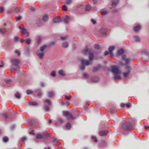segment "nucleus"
Listing matches in <instances>:
<instances>
[{
	"mask_svg": "<svg viewBox=\"0 0 149 149\" xmlns=\"http://www.w3.org/2000/svg\"><path fill=\"white\" fill-rule=\"evenodd\" d=\"M29 104L30 105H38L37 103L35 102H30Z\"/></svg>",
	"mask_w": 149,
	"mask_h": 149,
	"instance_id": "obj_29",
	"label": "nucleus"
},
{
	"mask_svg": "<svg viewBox=\"0 0 149 149\" xmlns=\"http://www.w3.org/2000/svg\"><path fill=\"white\" fill-rule=\"evenodd\" d=\"M63 114L64 116L68 117V118L70 119L73 120L76 118L75 117L73 116L72 114L68 111H64L63 112Z\"/></svg>",
	"mask_w": 149,
	"mask_h": 149,
	"instance_id": "obj_7",
	"label": "nucleus"
},
{
	"mask_svg": "<svg viewBox=\"0 0 149 149\" xmlns=\"http://www.w3.org/2000/svg\"><path fill=\"white\" fill-rule=\"evenodd\" d=\"M71 96H65V99L68 100H70Z\"/></svg>",
	"mask_w": 149,
	"mask_h": 149,
	"instance_id": "obj_44",
	"label": "nucleus"
},
{
	"mask_svg": "<svg viewBox=\"0 0 149 149\" xmlns=\"http://www.w3.org/2000/svg\"><path fill=\"white\" fill-rule=\"evenodd\" d=\"M15 11L16 12H18L19 11V10L18 8H16L15 9Z\"/></svg>",
	"mask_w": 149,
	"mask_h": 149,
	"instance_id": "obj_60",
	"label": "nucleus"
},
{
	"mask_svg": "<svg viewBox=\"0 0 149 149\" xmlns=\"http://www.w3.org/2000/svg\"><path fill=\"white\" fill-rule=\"evenodd\" d=\"M124 52L123 50V49H118V54L120 55Z\"/></svg>",
	"mask_w": 149,
	"mask_h": 149,
	"instance_id": "obj_25",
	"label": "nucleus"
},
{
	"mask_svg": "<svg viewBox=\"0 0 149 149\" xmlns=\"http://www.w3.org/2000/svg\"><path fill=\"white\" fill-rule=\"evenodd\" d=\"M48 95L49 97L52 98L54 95V92L53 91L49 92L48 93Z\"/></svg>",
	"mask_w": 149,
	"mask_h": 149,
	"instance_id": "obj_15",
	"label": "nucleus"
},
{
	"mask_svg": "<svg viewBox=\"0 0 149 149\" xmlns=\"http://www.w3.org/2000/svg\"><path fill=\"white\" fill-rule=\"evenodd\" d=\"M125 105H126V104L124 103H122L120 104V105L122 107H124Z\"/></svg>",
	"mask_w": 149,
	"mask_h": 149,
	"instance_id": "obj_57",
	"label": "nucleus"
},
{
	"mask_svg": "<svg viewBox=\"0 0 149 149\" xmlns=\"http://www.w3.org/2000/svg\"><path fill=\"white\" fill-rule=\"evenodd\" d=\"M94 47L95 49H98L99 47V45L98 44L95 45H94Z\"/></svg>",
	"mask_w": 149,
	"mask_h": 149,
	"instance_id": "obj_46",
	"label": "nucleus"
},
{
	"mask_svg": "<svg viewBox=\"0 0 149 149\" xmlns=\"http://www.w3.org/2000/svg\"><path fill=\"white\" fill-rule=\"evenodd\" d=\"M112 72L114 74V77L115 79H120L121 77L120 74L121 73L119 68L117 66H112L111 68Z\"/></svg>",
	"mask_w": 149,
	"mask_h": 149,
	"instance_id": "obj_2",
	"label": "nucleus"
},
{
	"mask_svg": "<svg viewBox=\"0 0 149 149\" xmlns=\"http://www.w3.org/2000/svg\"><path fill=\"white\" fill-rule=\"evenodd\" d=\"M25 42L27 44L29 45L31 43V39L29 38H26L25 40Z\"/></svg>",
	"mask_w": 149,
	"mask_h": 149,
	"instance_id": "obj_27",
	"label": "nucleus"
},
{
	"mask_svg": "<svg viewBox=\"0 0 149 149\" xmlns=\"http://www.w3.org/2000/svg\"><path fill=\"white\" fill-rule=\"evenodd\" d=\"M100 68V66H98L97 67H95L93 69V72H95L97 71Z\"/></svg>",
	"mask_w": 149,
	"mask_h": 149,
	"instance_id": "obj_23",
	"label": "nucleus"
},
{
	"mask_svg": "<svg viewBox=\"0 0 149 149\" xmlns=\"http://www.w3.org/2000/svg\"><path fill=\"white\" fill-rule=\"evenodd\" d=\"M19 62L20 61L18 59L12 58L11 60V62L12 64L11 68L14 69L16 71H18L19 67L18 64Z\"/></svg>",
	"mask_w": 149,
	"mask_h": 149,
	"instance_id": "obj_3",
	"label": "nucleus"
},
{
	"mask_svg": "<svg viewBox=\"0 0 149 149\" xmlns=\"http://www.w3.org/2000/svg\"><path fill=\"white\" fill-rule=\"evenodd\" d=\"M3 8L2 7H0V13H1L3 12Z\"/></svg>",
	"mask_w": 149,
	"mask_h": 149,
	"instance_id": "obj_52",
	"label": "nucleus"
},
{
	"mask_svg": "<svg viewBox=\"0 0 149 149\" xmlns=\"http://www.w3.org/2000/svg\"><path fill=\"white\" fill-rule=\"evenodd\" d=\"M14 97L17 99H19L20 98V94L18 92H17L14 95Z\"/></svg>",
	"mask_w": 149,
	"mask_h": 149,
	"instance_id": "obj_22",
	"label": "nucleus"
},
{
	"mask_svg": "<svg viewBox=\"0 0 149 149\" xmlns=\"http://www.w3.org/2000/svg\"><path fill=\"white\" fill-rule=\"evenodd\" d=\"M107 131H102L99 132V134L100 136H102L106 135L107 134Z\"/></svg>",
	"mask_w": 149,
	"mask_h": 149,
	"instance_id": "obj_16",
	"label": "nucleus"
},
{
	"mask_svg": "<svg viewBox=\"0 0 149 149\" xmlns=\"http://www.w3.org/2000/svg\"><path fill=\"white\" fill-rule=\"evenodd\" d=\"M0 32H1L2 33H4V32L3 31V30L0 28Z\"/></svg>",
	"mask_w": 149,
	"mask_h": 149,
	"instance_id": "obj_59",
	"label": "nucleus"
},
{
	"mask_svg": "<svg viewBox=\"0 0 149 149\" xmlns=\"http://www.w3.org/2000/svg\"><path fill=\"white\" fill-rule=\"evenodd\" d=\"M145 127L146 129H148L149 128V126H145Z\"/></svg>",
	"mask_w": 149,
	"mask_h": 149,
	"instance_id": "obj_64",
	"label": "nucleus"
},
{
	"mask_svg": "<svg viewBox=\"0 0 149 149\" xmlns=\"http://www.w3.org/2000/svg\"><path fill=\"white\" fill-rule=\"evenodd\" d=\"M68 37V35H66L65 36H61L60 37V38L61 39L63 40H65L66 39H67Z\"/></svg>",
	"mask_w": 149,
	"mask_h": 149,
	"instance_id": "obj_32",
	"label": "nucleus"
},
{
	"mask_svg": "<svg viewBox=\"0 0 149 149\" xmlns=\"http://www.w3.org/2000/svg\"><path fill=\"white\" fill-rule=\"evenodd\" d=\"M8 138L7 137H5L3 139V141L4 142H6L7 141Z\"/></svg>",
	"mask_w": 149,
	"mask_h": 149,
	"instance_id": "obj_39",
	"label": "nucleus"
},
{
	"mask_svg": "<svg viewBox=\"0 0 149 149\" xmlns=\"http://www.w3.org/2000/svg\"><path fill=\"white\" fill-rule=\"evenodd\" d=\"M42 136L41 134H38L36 135V138L37 139H41L42 138Z\"/></svg>",
	"mask_w": 149,
	"mask_h": 149,
	"instance_id": "obj_36",
	"label": "nucleus"
},
{
	"mask_svg": "<svg viewBox=\"0 0 149 149\" xmlns=\"http://www.w3.org/2000/svg\"><path fill=\"white\" fill-rule=\"evenodd\" d=\"M134 38L135 40L137 42H139L140 41L141 38L139 37L137 35L134 36Z\"/></svg>",
	"mask_w": 149,
	"mask_h": 149,
	"instance_id": "obj_19",
	"label": "nucleus"
},
{
	"mask_svg": "<svg viewBox=\"0 0 149 149\" xmlns=\"http://www.w3.org/2000/svg\"><path fill=\"white\" fill-rule=\"evenodd\" d=\"M125 68L126 69L127 71L123 73V75L124 77L127 78L130 73L131 68L129 65H127Z\"/></svg>",
	"mask_w": 149,
	"mask_h": 149,
	"instance_id": "obj_5",
	"label": "nucleus"
},
{
	"mask_svg": "<svg viewBox=\"0 0 149 149\" xmlns=\"http://www.w3.org/2000/svg\"><path fill=\"white\" fill-rule=\"evenodd\" d=\"M44 102L45 103H46L49 105H50L51 104V101L48 99L46 100H45Z\"/></svg>",
	"mask_w": 149,
	"mask_h": 149,
	"instance_id": "obj_21",
	"label": "nucleus"
},
{
	"mask_svg": "<svg viewBox=\"0 0 149 149\" xmlns=\"http://www.w3.org/2000/svg\"><path fill=\"white\" fill-rule=\"evenodd\" d=\"M129 123H124L122 126V128L124 130H129L132 129L131 126L130 125H128Z\"/></svg>",
	"mask_w": 149,
	"mask_h": 149,
	"instance_id": "obj_8",
	"label": "nucleus"
},
{
	"mask_svg": "<svg viewBox=\"0 0 149 149\" xmlns=\"http://www.w3.org/2000/svg\"><path fill=\"white\" fill-rule=\"evenodd\" d=\"M101 13L102 15H105L107 14V12L106 11H102L101 12Z\"/></svg>",
	"mask_w": 149,
	"mask_h": 149,
	"instance_id": "obj_41",
	"label": "nucleus"
},
{
	"mask_svg": "<svg viewBox=\"0 0 149 149\" xmlns=\"http://www.w3.org/2000/svg\"><path fill=\"white\" fill-rule=\"evenodd\" d=\"M94 3H96L98 1H100V0H92Z\"/></svg>",
	"mask_w": 149,
	"mask_h": 149,
	"instance_id": "obj_56",
	"label": "nucleus"
},
{
	"mask_svg": "<svg viewBox=\"0 0 149 149\" xmlns=\"http://www.w3.org/2000/svg\"><path fill=\"white\" fill-rule=\"evenodd\" d=\"M46 47V46L43 45L41 46L39 49L37 50L36 52V54L40 59H42L43 58L44 55V51Z\"/></svg>",
	"mask_w": 149,
	"mask_h": 149,
	"instance_id": "obj_4",
	"label": "nucleus"
},
{
	"mask_svg": "<svg viewBox=\"0 0 149 149\" xmlns=\"http://www.w3.org/2000/svg\"><path fill=\"white\" fill-rule=\"evenodd\" d=\"M115 47L114 46H111L109 47L108 50L109 52V54L111 56L113 55L112 51L115 49Z\"/></svg>",
	"mask_w": 149,
	"mask_h": 149,
	"instance_id": "obj_9",
	"label": "nucleus"
},
{
	"mask_svg": "<svg viewBox=\"0 0 149 149\" xmlns=\"http://www.w3.org/2000/svg\"><path fill=\"white\" fill-rule=\"evenodd\" d=\"M26 93L27 94L29 95L32 94L33 91L31 90H27L26 91Z\"/></svg>",
	"mask_w": 149,
	"mask_h": 149,
	"instance_id": "obj_30",
	"label": "nucleus"
},
{
	"mask_svg": "<svg viewBox=\"0 0 149 149\" xmlns=\"http://www.w3.org/2000/svg\"><path fill=\"white\" fill-rule=\"evenodd\" d=\"M19 39V37L17 36H15L14 37V40L15 41H17Z\"/></svg>",
	"mask_w": 149,
	"mask_h": 149,
	"instance_id": "obj_43",
	"label": "nucleus"
},
{
	"mask_svg": "<svg viewBox=\"0 0 149 149\" xmlns=\"http://www.w3.org/2000/svg\"><path fill=\"white\" fill-rule=\"evenodd\" d=\"M109 53V52L107 51H105L104 53V54L105 55H106L108 54Z\"/></svg>",
	"mask_w": 149,
	"mask_h": 149,
	"instance_id": "obj_58",
	"label": "nucleus"
},
{
	"mask_svg": "<svg viewBox=\"0 0 149 149\" xmlns=\"http://www.w3.org/2000/svg\"><path fill=\"white\" fill-rule=\"evenodd\" d=\"M70 18L69 16H66L63 17L62 18L63 21L66 24H68V20Z\"/></svg>",
	"mask_w": 149,
	"mask_h": 149,
	"instance_id": "obj_10",
	"label": "nucleus"
},
{
	"mask_svg": "<svg viewBox=\"0 0 149 149\" xmlns=\"http://www.w3.org/2000/svg\"><path fill=\"white\" fill-rule=\"evenodd\" d=\"M119 63L120 65H126V63H123V62L120 61L119 62Z\"/></svg>",
	"mask_w": 149,
	"mask_h": 149,
	"instance_id": "obj_45",
	"label": "nucleus"
},
{
	"mask_svg": "<svg viewBox=\"0 0 149 149\" xmlns=\"http://www.w3.org/2000/svg\"><path fill=\"white\" fill-rule=\"evenodd\" d=\"M91 9V6L90 5H87L85 7V10H89Z\"/></svg>",
	"mask_w": 149,
	"mask_h": 149,
	"instance_id": "obj_33",
	"label": "nucleus"
},
{
	"mask_svg": "<svg viewBox=\"0 0 149 149\" xmlns=\"http://www.w3.org/2000/svg\"><path fill=\"white\" fill-rule=\"evenodd\" d=\"M72 2V0H67L66 1V3L67 5L70 4Z\"/></svg>",
	"mask_w": 149,
	"mask_h": 149,
	"instance_id": "obj_37",
	"label": "nucleus"
},
{
	"mask_svg": "<svg viewBox=\"0 0 149 149\" xmlns=\"http://www.w3.org/2000/svg\"><path fill=\"white\" fill-rule=\"evenodd\" d=\"M62 9L63 10L66 11L67 10V7L65 5H63L62 6Z\"/></svg>",
	"mask_w": 149,
	"mask_h": 149,
	"instance_id": "obj_38",
	"label": "nucleus"
},
{
	"mask_svg": "<svg viewBox=\"0 0 149 149\" xmlns=\"http://www.w3.org/2000/svg\"><path fill=\"white\" fill-rule=\"evenodd\" d=\"M19 29H21V32L22 34V36L27 37L29 36V33L28 32L26 29L24 27H19Z\"/></svg>",
	"mask_w": 149,
	"mask_h": 149,
	"instance_id": "obj_6",
	"label": "nucleus"
},
{
	"mask_svg": "<svg viewBox=\"0 0 149 149\" xmlns=\"http://www.w3.org/2000/svg\"><path fill=\"white\" fill-rule=\"evenodd\" d=\"M36 93H38V96H40L42 95V93L39 90H36L35 92Z\"/></svg>",
	"mask_w": 149,
	"mask_h": 149,
	"instance_id": "obj_24",
	"label": "nucleus"
},
{
	"mask_svg": "<svg viewBox=\"0 0 149 149\" xmlns=\"http://www.w3.org/2000/svg\"><path fill=\"white\" fill-rule=\"evenodd\" d=\"M122 58L125 60L126 63L127 64L130 61V59L126 58V56L125 55H123L122 56Z\"/></svg>",
	"mask_w": 149,
	"mask_h": 149,
	"instance_id": "obj_14",
	"label": "nucleus"
},
{
	"mask_svg": "<svg viewBox=\"0 0 149 149\" xmlns=\"http://www.w3.org/2000/svg\"><path fill=\"white\" fill-rule=\"evenodd\" d=\"M118 0H113L112 1V6L113 7H115L118 3Z\"/></svg>",
	"mask_w": 149,
	"mask_h": 149,
	"instance_id": "obj_17",
	"label": "nucleus"
},
{
	"mask_svg": "<svg viewBox=\"0 0 149 149\" xmlns=\"http://www.w3.org/2000/svg\"><path fill=\"white\" fill-rule=\"evenodd\" d=\"M44 108L45 110L46 111H48L49 110V108L48 106L45 105L44 106Z\"/></svg>",
	"mask_w": 149,
	"mask_h": 149,
	"instance_id": "obj_35",
	"label": "nucleus"
},
{
	"mask_svg": "<svg viewBox=\"0 0 149 149\" xmlns=\"http://www.w3.org/2000/svg\"><path fill=\"white\" fill-rule=\"evenodd\" d=\"M50 75L53 77H54L56 76V72L55 71H53L52 72H51L50 74Z\"/></svg>",
	"mask_w": 149,
	"mask_h": 149,
	"instance_id": "obj_31",
	"label": "nucleus"
},
{
	"mask_svg": "<svg viewBox=\"0 0 149 149\" xmlns=\"http://www.w3.org/2000/svg\"><path fill=\"white\" fill-rule=\"evenodd\" d=\"M83 53L85 54H89V60H86L82 59L81 60V64L80 66V68L81 70H83L85 69L86 65H88L91 63V61L94 58L93 54L91 52L90 49L86 48L83 51Z\"/></svg>",
	"mask_w": 149,
	"mask_h": 149,
	"instance_id": "obj_1",
	"label": "nucleus"
},
{
	"mask_svg": "<svg viewBox=\"0 0 149 149\" xmlns=\"http://www.w3.org/2000/svg\"><path fill=\"white\" fill-rule=\"evenodd\" d=\"M11 82V80L10 79L8 80H7L6 81V82L7 84H10Z\"/></svg>",
	"mask_w": 149,
	"mask_h": 149,
	"instance_id": "obj_55",
	"label": "nucleus"
},
{
	"mask_svg": "<svg viewBox=\"0 0 149 149\" xmlns=\"http://www.w3.org/2000/svg\"><path fill=\"white\" fill-rule=\"evenodd\" d=\"M57 141H58L57 140V139H54L53 142H54V143L56 144L57 143Z\"/></svg>",
	"mask_w": 149,
	"mask_h": 149,
	"instance_id": "obj_54",
	"label": "nucleus"
},
{
	"mask_svg": "<svg viewBox=\"0 0 149 149\" xmlns=\"http://www.w3.org/2000/svg\"><path fill=\"white\" fill-rule=\"evenodd\" d=\"M15 52L16 54H17L18 55H20V53L18 51L16 50L15 51Z\"/></svg>",
	"mask_w": 149,
	"mask_h": 149,
	"instance_id": "obj_50",
	"label": "nucleus"
},
{
	"mask_svg": "<svg viewBox=\"0 0 149 149\" xmlns=\"http://www.w3.org/2000/svg\"><path fill=\"white\" fill-rule=\"evenodd\" d=\"M21 18V17L20 16H18L16 17L17 19V20H20Z\"/></svg>",
	"mask_w": 149,
	"mask_h": 149,
	"instance_id": "obj_48",
	"label": "nucleus"
},
{
	"mask_svg": "<svg viewBox=\"0 0 149 149\" xmlns=\"http://www.w3.org/2000/svg\"><path fill=\"white\" fill-rule=\"evenodd\" d=\"M40 84L41 86H43L45 85V83L44 82H40Z\"/></svg>",
	"mask_w": 149,
	"mask_h": 149,
	"instance_id": "obj_53",
	"label": "nucleus"
},
{
	"mask_svg": "<svg viewBox=\"0 0 149 149\" xmlns=\"http://www.w3.org/2000/svg\"><path fill=\"white\" fill-rule=\"evenodd\" d=\"M83 75V76L86 78H87L88 77V74H84Z\"/></svg>",
	"mask_w": 149,
	"mask_h": 149,
	"instance_id": "obj_49",
	"label": "nucleus"
},
{
	"mask_svg": "<svg viewBox=\"0 0 149 149\" xmlns=\"http://www.w3.org/2000/svg\"><path fill=\"white\" fill-rule=\"evenodd\" d=\"M91 21L93 24H95L96 23V21L95 20L92 19Z\"/></svg>",
	"mask_w": 149,
	"mask_h": 149,
	"instance_id": "obj_47",
	"label": "nucleus"
},
{
	"mask_svg": "<svg viewBox=\"0 0 149 149\" xmlns=\"http://www.w3.org/2000/svg\"><path fill=\"white\" fill-rule=\"evenodd\" d=\"M26 139V137L25 136H24L22 138V141H24Z\"/></svg>",
	"mask_w": 149,
	"mask_h": 149,
	"instance_id": "obj_51",
	"label": "nucleus"
},
{
	"mask_svg": "<svg viewBox=\"0 0 149 149\" xmlns=\"http://www.w3.org/2000/svg\"><path fill=\"white\" fill-rule=\"evenodd\" d=\"M140 26L139 25H137L134 27V29L135 31H137L140 29Z\"/></svg>",
	"mask_w": 149,
	"mask_h": 149,
	"instance_id": "obj_26",
	"label": "nucleus"
},
{
	"mask_svg": "<svg viewBox=\"0 0 149 149\" xmlns=\"http://www.w3.org/2000/svg\"><path fill=\"white\" fill-rule=\"evenodd\" d=\"M25 41V40H20V42L22 43L23 42H24Z\"/></svg>",
	"mask_w": 149,
	"mask_h": 149,
	"instance_id": "obj_62",
	"label": "nucleus"
},
{
	"mask_svg": "<svg viewBox=\"0 0 149 149\" xmlns=\"http://www.w3.org/2000/svg\"><path fill=\"white\" fill-rule=\"evenodd\" d=\"M42 38L41 36H38L37 37V41L38 43H40L42 40Z\"/></svg>",
	"mask_w": 149,
	"mask_h": 149,
	"instance_id": "obj_20",
	"label": "nucleus"
},
{
	"mask_svg": "<svg viewBox=\"0 0 149 149\" xmlns=\"http://www.w3.org/2000/svg\"><path fill=\"white\" fill-rule=\"evenodd\" d=\"M69 45V43L65 41L62 42V47L65 48H66L68 47Z\"/></svg>",
	"mask_w": 149,
	"mask_h": 149,
	"instance_id": "obj_11",
	"label": "nucleus"
},
{
	"mask_svg": "<svg viewBox=\"0 0 149 149\" xmlns=\"http://www.w3.org/2000/svg\"><path fill=\"white\" fill-rule=\"evenodd\" d=\"M63 122V120L61 119L60 118L58 119L57 122H55V124L57 125H60Z\"/></svg>",
	"mask_w": 149,
	"mask_h": 149,
	"instance_id": "obj_13",
	"label": "nucleus"
},
{
	"mask_svg": "<svg viewBox=\"0 0 149 149\" xmlns=\"http://www.w3.org/2000/svg\"><path fill=\"white\" fill-rule=\"evenodd\" d=\"M125 104L127 108H130L131 107V104L129 103H127Z\"/></svg>",
	"mask_w": 149,
	"mask_h": 149,
	"instance_id": "obj_42",
	"label": "nucleus"
},
{
	"mask_svg": "<svg viewBox=\"0 0 149 149\" xmlns=\"http://www.w3.org/2000/svg\"><path fill=\"white\" fill-rule=\"evenodd\" d=\"M92 139L94 140V141L95 142H97V139L94 136H93L92 137Z\"/></svg>",
	"mask_w": 149,
	"mask_h": 149,
	"instance_id": "obj_40",
	"label": "nucleus"
},
{
	"mask_svg": "<svg viewBox=\"0 0 149 149\" xmlns=\"http://www.w3.org/2000/svg\"><path fill=\"white\" fill-rule=\"evenodd\" d=\"M53 21L55 23H58L61 22L60 19L58 17H55L53 19Z\"/></svg>",
	"mask_w": 149,
	"mask_h": 149,
	"instance_id": "obj_18",
	"label": "nucleus"
},
{
	"mask_svg": "<svg viewBox=\"0 0 149 149\" xmlns=\"http://www.w3.org/2000/svg\"><path fill=\"white\" fill-rule=\"evenodd\" d=\"M71 127V125L70 123H68L65 126V128L67 129H69Z\"/></svg>",
	"mask_w": 149,
	"mask_h": 149,
	"instance_id": "obj_28",
	"label": "nucleus"
},
{
	"mask_svg": "<svg viewBox=\"0 0 149 149\" xmlns=\"http://www.w3.org/2000/svg\"><path fill=\"white\" fill-rule=\"evenodd\" d=\"M48 19V15H45L43 17V20L45 21L47 20Z\"/></svg>",
	"mask_w": 149,
	"mask_h": 149,
	"instance_id": "obj_34",
	"label": "nucleus"
},
{
	"mask_svg": "<svg viewBox=\"0 0 149 149\" xmlns=\"http://www.w3.org/2000/svg\"><path fill=\"white\" fill-rule=\"evenodd\" d=\"M109 111L112 113H113L114 112L113 110L112 109H110Z\"/></svg>",
	"mask_w": 149,
	"mask_h": 149,
	"instance_id": "obj_61",
	"label": "nucleus"
},
{
	"mask_svg": "<svg viewBox=\"0 0 149 149\" xmlns=\"http://www.w3.org/2000/svg\"><path fill=\"white\" fill-rule=\"evenodd\" d=\"M58 72V74L61 76H65L66 75V74L65 71L62 70H59Z\"/></svg>",
	"mask_w": 149,
	"mask_h": 149,
	"instance_id": "obj_12",
	"label": "nucleus"
},
{
	"mask_svg": "<svg viewBox=\"0 0 149 149\" xmlns=\"http://www.w3.org/2000/svg\"><path fill=\"white\" fill-rule=\"evenodd\" d=\"M52 122V121L51 120L49 119V123H51Z\"/></svg>",
	"mask_w": 149,
	"mask_h": 149,
	"instance_id": "obj_63",
	"label": "nucleus"
}]
</instances>
